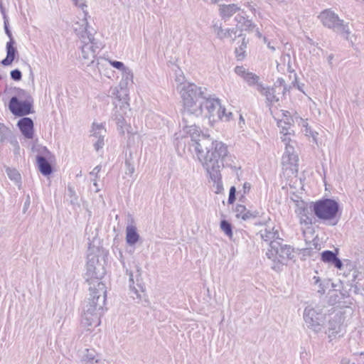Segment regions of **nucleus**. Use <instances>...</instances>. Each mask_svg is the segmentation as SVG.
Returning <instances> with one entry per match:
<instances>
[{
  "label": "nucleus",
  "instance_id": "1",
  "mask_svg": "<svg viewBox=\"0 0 364 364\" xmlns=\"http://www.w3.org/2000/svg\"><path fill=\"white\" fill-rule=\"evenodd\" d=\"M197 156L213 182H221V169L225 167L228 155V146L223 142L213 141L203 136L195 146Z\"/></svg>",
  "mask_w": 364,
  "mask_h": 364
},
{
  "label": "nucleus",
  "instance_id": "2",
  "mask_svg": "<svg viewBox=\"0 0 364 364\" xmlns=\"http://www.w3.org/2000/svg\"><path fill=\"white\" fill-rule=\"evenodd\" d=\"M89 297L85 301L81 323L86 327H97L101 323L100 318L107 310V287L105 284L89 285Z\"/></svg>",
  "mask_w": 364,
  "mask_h": 364
},
{
  "label": "nucleus",
  "instance_id": "3",
  "mask_svg": "<svg viewBox=\"0 0 364 364\" xmlns=\"http://www.w3.org/2000/svg\"><path fill=\"white\" fill-rule=\"evenodd\" d=\"M108 255V250L102 246H96L89 242L85 272L83 274V278L88 285L104 284L102 279L106 274L105 265Z\"/></svg>",
  "mask_w": 364,
  "mask_h": 364
},
{
  "label": "nucleus",
  "instance_id": "4",
  "mask_svg": "<svg viewBox=\"0 0 364 364\" xmlns=\"http://www.w3.org/2000/svg\"><path fill=\"white\" fill-rule=\"evenodd\" d=\"M78 27L75 28V32L79 37L81 43V55L80 59L82 64L95 68L98 65L97 54L102 48V44L94 38L93 33L90 31L87 21L82 20V23H77Z\"/></svg>",
  "mask_w": 364,
  "mask_h": 364
},
{
  "label": "nucleus",
  "instance_id": "5",
  "mask_svg": "<svg viewBox=\"0 0 364 364\" xmlns=\"http://www.w3.org/2000/svg\"><path fill=\"white\" fill-rule=\"evenodd\" d=\"M205 87H198L194 83L184 85L181 90L183 106L182 115L187 121L191 117H200L203 114V101L207 95Z\"/></svg>",
  "mask_w": 364,
  "mask_h": 364
},
{
  "label": "nucleus",
  "instance_id": "6",
  "mask_svg": "<svg viewBox=\"0 0 364 364\" xmlns=\"http://www.w3.org/2000/svg\"><path fill=\"white\" fill-rule=\"evenodd\" d=\"M314 215L320 220L331 221L330 225H336L341 215L340 204L333 198H323L312 202Z\"/></svg>",
  "mask_w": 364,
  "mask_h": 364
},
{
  "label": "nucleus",
  "instance_id": "7",
  "mask_svg": "<svg viewBox=\"0 0 364 364\" xmlns=\"http://www.w3.org/2000/svg\"><path fill=\"white\" fill-rule=\"evenodd\" d=\"M282 242H272L266 252L267 257L272 262L271 268L277 272H282L284 266L294 258V247Z\"/></svg>",
  "mask_w": 364,
  "mask_h": 364
},
{
  "label": "nucleus",
  "instance_id": "8",
  "mask_svg": "<svg viewBox=\"0 0 364 364\" xmlns=\"http://www.w3.org/2000/svg\"><path fill=\"white\" fill-rule=\"evenodd\" d=\"M299 156L292 144H287L282 158L283 181H291L296 178L298 172Z\"/></svg>",
  "mask_w": 364,
  "mask_h": 364
},
{
  "label": "nucleus",
  "instance_id": "9",
  "mask_svg": "<svg viewBox=\"0 0 364 364\" xmlns=\"http://www.w3.org/2000/svg\"><path fill=\"white\" fill-rule=\"evenodd\" d=\"M318 18L325 27L333 30L342 35L346 39H348L350 33L348 23H345L343 20L341 19L336 13L330 9H325L321 12Z\"/></svg>",
  "mask_w": 364,
  "mask_h": 364
},
{
  "label": "nucleus",
  "instance_id": "10",
  "mask_svg": "<svg viewBox=\"0 0 364 364\" xmlns=\"http://www.w3.org/2000/svg\"><path fill=\"white\" fill-rule=\"evenodd\" d=\"M303 318L307 328L317 334L324 328L326 314L322 309L307 306L304 311Z\"/></svg>",
  "mask_w": 364,
  "mask_h": 364
},
{
  "label": "nucleus",
  "instance_id": "11",
  "mask_svg": "<svg viewBox=\"0 0 364 364\" xmlns=\"http://www.w3.org/2000/svg\"><path fill=\"white\" fill-rule=\"evenodd\" d=\"M203 114L210 120H222L225 114V107L221 106L220 101L218 98H211L207 94L203 101Z\"/></svg>",
  "mask_w": 364,
  "mask_h": 364
},
{
  "label": "nucleus",
  "instance_id": "12",
  "mask_svg": "<svg viewBox=\"0 0 364 364\" xmlns=\"http://www.w3.org/2000/svg\"><path fill=\"white\" fill-rule=\"evenodd\" d=\"M33 98L24 91V139H33L34 137V123L28 114L35 113Z\"/></svg>",
  "mask_w": 364,
  "mask_h": 364
},
{
  "label": "nucleus",
  "instance_id": "13",
  "mask_svg": "<svg viewBox=\"0 0 364 364\" xmlns=\"http://www.w3.org/2000/svg\"><path fill=\"white\" fill-rule=\"evenodd\" d=\"M9 142L13 147V151L16 157L21 156L20 146L16 135L4 124L0 123V143Z\"/></svg>",
  "mask_w": 364,
  "mask_h": 364
},
{
  "label": "nucleus",
  "instance_id": "14",
  "mask_svg": "<svg viewBox=\"0 0 364 364\" xmlns=\"http://www.w3.org/2000/svg\"><path fill=\"white\" fill-rule=\"evenodd\" d=\"M312 202L306 203L300 201L296 204L295 213L299 218L300 223L306 225H312L315 222L313 220V210L311 208Z\"/></svg>",
  "mask_w": 364,
  "mask_h": 364
},
{
  "label": "nucleus",
  "instance_id": "15",
  "mask_svg": "<svg viewBox=\"0 0 364 364\" xmlns=\"http://www.w3.org/2000/svg\"><path fill=\"white\" fill-rule=\"evenodd\" d=\"M10 92L14 95L11 97L8 107L9 111L16 117H23V100L18 99L21 97L22 90L18 87H14L10 90Z\"/></svg>",
  "mask_w": 364,
  "mask_h": 364
},
{
  "label": "nucleus",
  "instance_id": "16",
  "mask_svg": "<svg viewBox=\"0 0 364 364\" xmlns=\"http://www.w3.org/2000/svg\"><path fill=\"white\" fill-rule=\"evenodd\" d=\"M343 321V316L341 313L336 314L328 322V329L326 333H328L329 342H331L336 336L340 335L341 326Z\"/></svg>",
  "mask_w": 364,
  "mask_h": 364
},
{
  "label": "nucleus",
  "instance_id": "17",
  "mask_svg": "<svg viewBox=\"0 0 364 364\" xmlns=\"http://www.w3.org/2000/svg\"><path fill=\"white\" fill-rule=\"evenodd\" d=\"M198 117H191L188 118L187 121L183 119L182 117V121L183 123V130L190 135L191 140L193 142V146L195 147L196 142L199 139H201L204 134H200L201 131L199 127H197L195 124L194 119Z\"/></svg>",
  "mask_w": 364,
  "mask_h": 364
},
{
  "label": "nucleus",
  "instance_id": "18",
  "mask_svg": "<svg viewBox=\"0 0 364 364\" xmlns=\"http://www.w3.org/2000/svg\"><path fill=\"white\" fill-rule=\"evenodd\" d=\"M338 249H336L335 252L331 250H324L321 253V260L326 264L334 266L338 269H342L343 264L338 257Z\"/></svg>",
  "mask_w": 364,
  "mask_h": 364
},
{
  "label": "nucleus",
  "instance_id": "19",
  "mask_svg": "<svg viewBox=\"0 0 364 364\" xmlns=\"http://www.w3.org/2000/svg\"><path fill=\"white\" fill-rule=\"evenodd\" d=\"M235 73L241 77L249 86L256 85L257 88L258 85H262V83L259 82V77L252 72H249L243 66H236L235 68Z\"/></svg>",
  "mask_w": 364,
  "mask_h": 364
},
{
  "label": "nucleus",
  "instance_id": "20",
  "mask_svg": "<svg viewBox=\"0 0 364 364\" xmlns=\"http://www.w3.org/2000/svg\"><path fill=\"white\" fill-rule=\"evenodd\" d=\"M257 91L265 96L266 101L269 105L277 102L279 100V95H280V92L277 91L276 87L273 86L264 87L262 84L258 85Z\"/></svg>",
  "mask_w": 364,
  "mask_h": 364
},
{
  "label": "nucleus",
  "instance_id": "21",
  "mask_svg": "<svg viewBox=\"0 0 364 364\" xmlns=\"http://www.w3.org/2000/svg\"><path fill=\"white\" fill-rule=\"evenodd\" d=\"M258 234L260 235L261 239L265 242H268L269 245L272 242L283 241V239L279 237L278 230H274V228L272 229L266 228L264 230H261Z\"/></svg>",
  "mask_w": 364,
  "mask_h": 364
},
{
  "label": "nucleus",
  "instance_id": "22",
  "mask_svg": "<svg viewBox=\"0 0 364 364\" xmlns=\"http://www.w3.org/2000/svg\"><path fill=\"white\" fill-rule=\"evenodd\" d=\"M39 171L44 176H49L53 171L52 165L47 160L46 156L38 154L36 157Z\"/></svg>",
  "mask_w": 364,
  "mask_h": 364
},
{
  "label": "nucleus",
  "instance_id": "23",
  "mask_svg": "<svg viewBox=\"0 0 364 364\" xmlns=\"http://www.w3.org/2000/svg\"><path fill=\"white\" fill-rule=\"evenodd\" d=\"M278 127L281 129L280 133L282 134L281 136L282 141L285 144V148L287 144H292L294 146L295 141L291 140L289 136L291 132L289 129L291 128V124L284 121H279L277 122Z\"/></svg>",
  "mask_w": 364,
  "mask_h": 364
},
{
  "label": "nucleus",
  "instance_id": "24",
  "mask_svg": "<svg viewBox=\"0 0 364 364\" xmlns=\"http://www.w3.org/2000/svg\"><path fill=\"white\" fill-rule=\"evenodd\" d=\"M140 240V235L137 232L136 227L129 225L126 228V242L128 245L134 247Z\"/></svg>",
  "mask_w": 364,
  "mask_h": 364
},
{
  "label": "nucleus",
  "instance_id": "25",
  "mask_svg": "<svg viewBox=\"0 0 364 364\" xmlns=\"http://www.w3.org/2000/svg\"><path fill=\"white\" fill-rule=\"evenodd\" d=\"M14 41H9L6 43V57L1 61L4 66L10 65L18 53L16 48L14 47Z\"/></svg>",
  "mask_w": 364,
  "mask_h": 364
},
{
  "label": "nucleus",
  "instance_id": "26",
  "mask_svg": "<svg viewBox=\"0 0 364 364\" xmlns=\"http://www.w3.org/2000/svg\"><path fill=\"white\" fill-rule=\"evenodd\" d=\"M119 89L115 87L112 92V95H115V98L122 102L121 107H124L125 105L129 106V95L128 90L126 87H122V82H120Z\"/></svg>",
  "mask_w": 364,
  "mask_h": 364
},
{
  "label": "nucleus",
  "instance_id": "27",
  "mask_svg": "<svg viewBox=\"0 0 364 364\" xmlns=\"http://www.w3.org/2000/svg\"><path fill=\"white\" fill-rule=\"evenodd\" d=\"M313 280L315 284H318V289L317 292L321 295L324 294L326 289L330 287L335 288L337 285L331 282V279H326L321 280L319 277L314 276Z\"/></svg>",
  "mask_w": 364,
  "mask_h": 364
},
{
  "label": "nucleus",
  "instance_id": "28",
  "mask_svg": "<svg viewBox=\"0 0 364 364\" xmlns=\"http://www.w3.org/2000/svg\"><path fill=\"white\" fill-rule=\"evenodd\" d=\"M238 10H240V8L235 4L228 5H221L219 9L220 15L224 19L229 18L233 14H235Z\"/></svg>",
  "mask_w": 364,
  "mask_h": 364
},
{
  "label": "nucleus",
  "instance_id": "29",
  "mask_svg": "<svg viewBox=\"0 0 364 364\" xmlns=\"http://www.w3.org/2000/svg\"><path fill=\"white\" fill-rule=\"evenodd\" d=\"M225 166H227L228 173L230 175V180L234 181L244 180L242 177V171L240 166H232L228 162H226Z\"/></svg>",
  "mask_w": 364,
  "mask_h": 364
},
{
  "label": "nucleus",
  "instance_id": "30",
  "mask_svg": "<svg viewBox=\"0 0 364 364\" xmlns=\"http://www.w3.org/2000/svg\"><path fill=\"white\" fill-rule=\"evenodd\" d=\"M126 274L127 275H129V289H130V291L134 293V294H136V297L137 298H141V296L140 294H139V289L141 290V291H144V285L143 284L141 283H139V279H136V286L139 289H137L135 286H134V274H133V272L131 270H129L128 269H126Z\"/></svg>",
  "mask_w": 364,
  "mask_h": 364
},
{
  "label": "nucleus",
  "instance_id": "31",
  "mask_svg": "<svg viewBox=\"0 0 364 364\" xmlns=\"http://www.w3.org/2000/svg\"><path fill=\"white\" fill-rule=\"evenodd\" d=\"M65 197H67V200L72 205L73 210H77L80 207L78 196H77L74 188L70 185L68 186V191L65 193Z\"/></svg>",
  "mask_w": 364,
  "mask_h": 364
},
{
  "label": "nucleus",
  "instance_id": "32",
  "mask_svg": "<svg viewBox=\"0 0 364 364\" xmlns=\"http://www.w3.org/2000/svg\"><path fill=\"white\" fill-rule=\"evenodd\" d=\"M124 166L125 173L132 176L135 171L134 162L132 152H129V156H126Z\"/></svg>",
  "mask_w": 364,
  "mask_h": 364
},
{
  "label": "nucleus",
  "instance_id": "33",
  "mask_svg": "<svg viewBox=\"0 0 364 364\" xmlns=\"http://www.w3.org/2000/svg\"><path fill=\"white\" fill-rule=\"evenodd\" d=\"M247 43L248 41H246L245 37H243L241 45L239 48H235V53L237 60H242L245 58V49L247 48Z\"/></svg>",
  "mask_w": 364,
  "mask_h": 364
},
{
  "label": "nucleus",
  "instance_id": "34",
  "mask_svg": "<svg viewBox=\"0 0 364 364\" xmlns=\"http://www.w3.org/2000/svg\"><path fill=\"white\" fill-rule=\"evenodd\" d=\"M221 230L231 239L233 235L232 225L227 220H222L220 223Z\"/></svg>",
  "mask_w": 364,
  "mask_h": 364
},
{
  "label": "nucleus",
  "instance_id": "35",
  "mask_svg": "<svg viewBox=\"0 0 364 364\" xmlns=\"http://www.w3.org/2000/svg\"><path fill=\"white\" fill-rule=\"evenodd\" d=\"M328 294L330 296L328 301L331 305H335L341 302L342 299L340 294H338L336 289L333 288V289L329 290Z\"/></svg>",
  "mask_w": 364,
  "mask_h": 364
},
{
  "label": "nucleus",
  "instance_id": "36",
  "mask_svg": "<svg viewBox=\"0 0 364 364\" xmlns=\"http://www.w3.org/2000/svg\"><path fill=\"white\" fill-rule=\"evenodd\" d=\"M6 172L11 181H18L21 179V174L16 168H11L7 167L6 168Z\"/></svg>",
  "mask_w": 364,
  "mask_h": 364
},
{
  "label": "nucleus",
  "instance_id": "37",
  "mask_svg": "<svg viewBox=\"0 0 364 364\" xmlns=\"http://www.w3.org/2000/svg\"><path fill=\"white\" fill-rule=\"evenodd\" d=\"M352 290V285H349V282L346 283L345 286H343L342 289L339 291V294L342 299L349 298L350 296V291Z\"/></svg>",
  "mask_w": 364,
  "mask_h": 364
},
{
  "label": "nucleus",
  "instance_id": "38",
  "mask_svg": "<svg viewBox=\"0 0 364 364\" xmlns=\"http://www.w3.org/2000/svg\"><path fill=\"white\" fill-rule=\"evenodd\" d=\"M358 272L356 269L353 271L352 279L349 282V285H352V289H353V292L355 294H358L360 292V289L358 286V282H356V279L358 277Z\"/></svg>",
  "mask_w": 364,
  "mask_h": 364
},
{
  "label": "nucleus",
  "instance_id": "39",
  "mask_svg": "<svg viewBox=\"0 0 364 364\" xmlns=\"http://www.w3.org/2000/svg\"><path fill=\"white\" fill-rule=\"evenodd\" d=\"M259 215H260V214L258 210L252 211V210L247 209V210L245 211V213L244 215H242V220L247 221V220H250L252 219H255L257 217H259Z\"/></svg>",
  "mask_w": 364,
  "mask_h": 364
},
{
  "label": "nucleus",
  "instance_id": "40",
  "mask_svg": "<svg viewBox=\"0 0 364 364\" xmlns=\"http://www.w3.org/2000/svg\"><path fill=\"white\" fill-rule=\"evenodd\" d=\"M102 129H103V125L102 124H96L94 122L92 124V132H93L92 136H93L94 137H95L97 139L100 138V136H104V135L102 134Z\"/></svg>",
  "mask_w": 364,
  "mask_h": 364
},
{
  "label": "nucleus",
  "instance_id": "41",
  "mask_svg": "<svg viewBox=\"0 0 364 364\" xmlns=\"http://www.w3.org/2000/svg\"><path fill=\"white\" fill-rule=\"evenodd\" d=\"M122 80L125 82L126 85L129 82H133V73L127 67L122 71Z\"/></svg>",
  "mask_w": 364,
  "mask_h": 364
},
{
  "label": "nucleus",
  "instance_id": "42",
  "mask_svg": "<svg viewBox=\"0 0 364 364\" xmlns=\"http://www.w3.org/2000/svg\"><path fill=\"white\" fill-rule=\"evenodd\" d=\"M247 210V208L245 205L242 204H237L234 211L235 212V217L238 219L242 218V215L245 213V211Z\"/></svg>",
  "mask_w": 364,
  "mask_h": 364
},
{
  "label": "nucleus",
  "instance_id": "43",
  "mask_svg": "<svg viewBox=\"0 0 364 364\" xmlns=\"http://www.w3.org/2000/svg\"><path fill=\"white\" fill-rule=\"evenodd\" d=\"M113 118L116 121L117 125L122 129L126 124V120L124 117L121 114L115 113Z\"/></svg>",
  "mask_w": 364,
  "mask_h": 364
},
{
  "label": "nucleus",
  "instance_id": "44",
  "mask_svg": "<svg viewBox=\"0 0 364 364\" xmlns=\"http://www.w3.org/2000/svg\"><path fill=\"white\" fill-rule=\"evenodd\" d=\"M273 87H276L277 90L279 89V91L282 90V92L283 93H284L286 90H287L286 85H285V81L282 77H279L277 80V81L274 84Z\"/></svg>",
  "mask_w": 364,
  "mask_h": 364
},
{
  "label": "nucleus",
  "instance_id": "45",
  "mask_svg": "<svg viewBox=\"0 0 364 364\" xmlns=\"http://www.w3.org/2000/svg\"><path fill=\"white\" fill-rule=\"evenodd\" d=\"M214 31L220 38H227V33L222 28L221 25L218 26L216 23L213 26Z\"/></svg>",
  "mask_w": 364,
  "mask_h": 364
},
{
  "label": "nucleus",
  "instance_id": "46",
  "mask_svg": "<svg viewBox=\"0 0 364 364\" xmlns=\"http://www.w3.org/2000/svg\"><path fill=\"white\" fill-rule=\"evenodd\" d=\"M236 188L235 186H231L229 191V196L228 199V203L232 205L235 203L236 200Z\"/></svg>",
  "mask_w": 364,
  "mask_h": 364
},
{
  "label": "nucleus",
  "instance_id": "47",
  "mask_svg": "<svg viewBox=\"0 0 364 364\" xmlns=\"http://www.w3.org/2000/svg\"><path fill=\"white\" fill-rule=\"evenodd\" d=\"M72 1L76 6H78L83 11V12L85 14V18L82 20L85 19L87 21L86 16H87L88 13L84 10V9L87 7V5L85 4V3L84 1H82V0H72Z\"/></svg>",
  "mask_w": 364,
  "mask_h": 364
},
{
  "label": "nucleus",
  "instance_id": "48",
  "mask_svg": "<svg viewBox=\"0 0 364 364\" xmlns=\"http://www.w3.org/2000/svg\"><path fill=\"white\" fill-rule=\"evenodd\" d=\"M11 77L15 81H19L21 80L22 73L18 69H15L11 72Z\"/></svg>",
  "mask_w": 364,
  "mask_h": 364
},
{
  "label": "nucleus",
  "instance_id": "49",
  "mask_svg": "<svg viewBox=\"0 0 364 364\" xmlns=\"http://www.w3.org/2000/svg\"><path fill=\"white\" fill-rule=\"evenodd\" d=\"M109 63L116 69L123 71L127 67L122 62L117 60H110Z\"/></svg>",
  "mask_w": 364,
  "mask_h": 364
},
{
  "label": "nucleus",
  "instance_id": "50",
  "mask_svg": "<svg viewBox=\"0 0 364 364\" xmlns=\"http://www.w3.org/2000/svg\"><path fill=\"white\" fill-rule=\"evenodd\" d=\"M104 136H100L97 141L94 144L95 149L98 151L100 149L104 146Z\"/></svg>",
  "mask_w": 364,
  "mask_h": 364
},
{
  "label": "nucleus",
  "instance_id": "51",
  "mask_svg": "<svg viewBox=\"0 0 364 364\" xmlns=\"http://www.w3.org/2000/svg\"><path fill=\"white\" fill-rule=\"evenodd\" d=\"M4 23L5 33L8 36V37L9 38V41H14V38H13V36H12L11 31H10V29L9 28V21L8 20H4Z\"/></svg>",
  "mask_w": 364,
  "mask_h": 364
},
{
  "label": "nucleus",
  "instance_id": "52",
  "mask_svg": "<svg viewBox=\"0 0 364 364\" xmlns=\"http://www.w3.org/2000/svg\"><path fill=\"white\" fill-rule=\"evenodd\" d=\"M291 196L290 197L291 200L296 204H299V202L304 201L300 196L296 194L295 192H290Z\"/></svg>",
  "mask_w": 364,
  "mask_h": 364
},
{
  "label": "nucleus",
  "instance_id": "53",
  "mask_svg": "<svg viewBox=\"0 0 364 364\" xmlns=\"http://www.w3.org/2000/svg\"><path fill=\"white\" fill-rule=\"evenodd\" d=\"M242 26H244L246 30H252L255 26L252 21L248 19H246Z\"/></svg>",
  "mask_w": 364,
  "mask_h": 364
},
{
  "label": "nucleus",
  "instance_id": "54",
  "mask_svg": "<svg viewBox=\"0 0 364 364\" xmlns=\"http://www.w3.org/2000/svg\"><path fill=\"white\" fill-rule=\"evenodd\" d=\"M87 353L85 355V360L88 363H93V360H95V355L92 353H90L88 350H87Z\"/></svg>",
  "mask_w": 364,
  "mask_h": 364
},
{
  "label": "nucleus",
  "instance_id": "55",
  "mask_svg": "<svg viewBox=\"0 0 364 364\" xmlns=\"http://www.w3.org/2000/svg\"><path fill=\"white\" fill-rule=\"evenodd\" d=\"M38 149L37 151L41 154H46V156L50 154V152L48 150V149L46 146L38 145Z\"/></svg>",
  "mask_w": 364,
  "mask_h": 364
},
{
  "label": "nucleus",
  "instance_id": "56",
  "mask_svg": "<svg viewBox=\"0 0 364 364\" xmlns=\"http://www.w3.org/2000/svg\"><path fill=\"white\" fill-rule=\"evenodd\" d=\"M100 170H101V166H97L96 167L94 168L93 171L92 172H90L91 175L95 176V178L93 179L94 181H97V179H99L97 177V173L100 171Z\"/></svg>",
  "mask_w": 364,
  "mask_h": 364
},
{
  "label": "nucleus",
  "instance_id": "57",
  "mask_svg": "<svg viewBox=\"0 0 364 364\" xmlns=\"http://www.w3.org/2000/svg\"><path fill=\"white\" fill-rule=\"evenodd\" d=\"M227 33V38L232 37V34L236 35L237 30L235 28H229L225 31Z\"/></svg>",
  "mask_w": 364,
  "mask_h": 364
},
{
  "label": "nucleus",
  "instance_id": "58",
  "mask_svg": "<svg viewBox=\"0 0 364 364\" xmlns=\"http://www.w3.org/2000/svg\"><path fill=\"white\" fill-rule=\"evenodd\" d=\"M235 19L236 21H237L239 23H241L242 25L243 24V22L246 21V18L240 14L237 15L235 17Z\"/></svg>",
  "mask_w": 364,
  "mask_h": 364
},
{
  "label": "nucleus",
  "instance_id": "59",
  "mask_svg": "<svg viewBox=\"0 0 364 364\" xmlns=\"http://www.w3.org/2000/svg\"><path fill=\"white\" fill-rule=\"evenodd\" d=\"M232 112H227L226 109H225V114H224V116L223 117L222 120L224 119L225 121H228L232 117Z\"/></svg>",
  "mask_w": 364,
  "mask_h": 364
},
{
  "label": "nucleus",
  "instance_id": "60",
  "mask_svg": "<svg viewBox=\"0 0 364 364\" xmlns=\"http://www.w3.org/2000/svg\"><path fill=\"white\" fill-rule=\"evenodd\" d=\"M0 10H1V13L3 16V18H4V20H8V18H7V16L6 14V12H5V9L2 5V3L0 1Z\"/></svg>",
  "mask_w": 364,
  "mask_h": 364
},
{
  "label": "nucleus",
  "instance_id": "61",
  "mask_svg": "<svg viewBox=\"0 0 364 364\" xmlns=\"http://www.w3.org/2000/svg\"><path fill=\"white\" fill-rule=\"evenodd\" d=\"M250 189V183H243V190H244L243 194L245 195L247 193H248Z\"/></svg>",
  "mask_w": 364,
  "mask_h": 364
},
{
  "label": "nucleus",
  "instance_id": "62",
  "mask_svg": "<svg viewBox=\"0 0 364 364\" xmlns=\"http://www.w3.org/2000/svg\"><path fill=\"white\" fill-rule=\"evenodd\" d=\"M292 84L295 87L296 86L298 90H299L300 91H302V88H301V86H304V84H302L301 85H300L297 81V78L295 77V80L292 82Z\"/></svg>",
  "mask_w": 364,
  "mask_h": 364
},
{
  "label": "nucleus",
  "instance_id": "63",
  "mask_svg": "<svg viewBox=\"0 0 364 364\" xmlns=\"http://www.w3.org/2000/svg\"><path fill=\"white\" fill-rule=\"evenodd\" d=\"M340 364H355V363L354 362H351L350 360V359L344 358L341 360Z\"/></svg>",
  "mask_w": 364,
  "mask_h": 364
},
{
  "label": "nucleus",
  "instance_id": "64",
  "mask_svg": "<svg viewBox=\"0 0 364 364\" xmlns=\"http://www.w3.org/2000/svg\"><path fill=\"white\" fill-rule=\"evenodd\" d=\"M17 126H18L19 130L21 131V134H23V118H21L18 121Z\"/></svg>",
  "mask_w": 364,
  "mask_h": 364
}]
</instances>
